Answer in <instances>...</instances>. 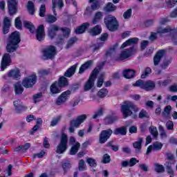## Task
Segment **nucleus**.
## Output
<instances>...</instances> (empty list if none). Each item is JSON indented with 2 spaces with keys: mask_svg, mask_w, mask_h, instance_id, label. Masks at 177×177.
Here are the masks:
<instances>
[{
  "mask_svg": "<svg viewBox=\"0 0 177 177\" xmlns=\"http://www.w3.org/2000/svg\"><path fill=\"white\" fill-rule=\"evenodd\" d=\"M21 41V36L19 32L17 30L12 32L8 39V44H7V51L8 53H13L19 47V43Z\"/></svg>",
  "mask_w": 177,
  "mask_h": 177,
  "instance_id": "1",
  "label": "nucleus"
},
{
  "mask_svg": "<svg viewBox=\"0 0 177 177\" xmlns=\"http://www.w3.org/2000/svg\"><path fill=\"white\" fill-rule=\"evenodd\" d=\"M121 111L124 117L132 115L134 118H136L138 115L137 114H133V111H134V113H137L139 111V107L134 105L133 102H131V101H124V104L121 106Z\"/></svg>",
  "mask_w": 177,
  "mask_h": 177,
  "instance_id": "2",
  "label": "nucleus"
},
{
  "mask_svg": "<svg viewBox=\"0 0 177 177\" xmlns=\"http://www.w3.org/2000/svg\"><path fill=\"white\" fill-rule=\"evenodd\" d=\"M68 82L66 77L62 76V77H59L58 82H55V83H53L50 86V91L51 94H59L62 91V88L68 86Z\"/></svg>",
  "mask_w": 177,
  "mask_h": 177,
  "instance_id": "3",
  "label": "nucleus"
},
{
  "mask_svg": "<svg viewBox=\"0 0 177 177\" xmlns=\"http://www.w3.org/2000/svg\"><path fill=\"white\" fill-rule=\"evenodd\" d=\"M104 22L108 29L111 31L116 30L119 26L117 18L114 17V15H107L106 18H104Z\"/></svg>",
  "mask_w": 177,
  "mask_h": 177,
  "instance_id": "4",
  "label": "nucleus"
},
{
  "mask_svg": "<svg viewBox=\"0 0 177 177\" xmlns=\"http://www.w3.org/2000/svg\"><path fill=\"white\" fill-rule=\"evenodd\" d=\"M134 87H140L143 90H146V91H150L151 90H153L156 87V83L154 82H151L149 80L148 82H144L143 80H137L134 84H133Z\"/></svg>",
  "mask_w": 177,
  "mask_h": 177,
  "instance_id": "5",
  "label": "nucleus"
},
{
  "mask_svg": "<svg viewBox=\"0 0 177 177\" xmlns=\"http://www.w3.org/2000/svg\"><path fill=\"white\" fill-rule=\"evenodd\" d=\"M68 149V136L66 133H62L60 139V142L57 146L56 152L59 154H63Z\"/></svg>",
  "mask_w": 177,
  "mask_h": 177,
  "instance_id": "6",
  "label": "nucleus"
},
{
  "mask_svg": "<svg viewBox=\"0 0 177 177\" xmlns=\"http://www.w3.org/2000/svg\"><path fill=\"white\" fill-rule=\"evenodd\" d=\"M37 82V76L36 73H32V75H29L27 77H25L22 81V86L25 87V88H31L36 84Z\"/></svg>",
  "mask_w": 177,
  "mask_h": 177,
  "instance_id": "7",
  "label": "nucleus"
},
{
  "mask_svg": "<svg viewBox=\"0 0 177 177\" xmlns=\"http://www.w3.org/2000/svg\"><path fill=\"white\" fill-rule=\"evenodd\" d=\"M85 120H86V114H82V115H79L75 120H72L70 122L69 131L74 133L75 128H79Z\"/></svg>",
  "mask_w": 177,
  "mask_h": 177,
  "instance_id": "8",
  "label": "nucleus"
},
{
  "mask_svg": "<svg viewBox=\"0 0 177 177\" xmlns=\"http://www.w3.org/2000/svg\"><path fill=\"white\" fill-rule=\"evenodd\" d=\"M42 53L45 59H52L57 54L56 47L55 46H48L44 48Z\"/></svg>",
  "mask_w": 177,
  "mask_h": 177,
  "instance_id": "9",
  "label": "nucleus"
},
{
  "mask_svg": "<svg viewBox=\"0 0 177 177\" xmlns=\"http://www.w3.org/2000/svg\"><path fill=\"white\" fill-rule=\"evenodd\" d=\"M99 72V69H94L93 71V73H91L88 82L84 85V91H88L89 90H91L93 88L94 84H95V80L96 79V76Z\"/></svg>",
  "mask_w": 177,
  "mask_h": 177,
  "instance_id": "10",
  "label": "nucleus"
},
{
  "mask_svg": "<svg viewBox=\"0 0 177 177\" xmlns=\"http://www.w3.org/2000/svg\"><path fill=\"white\" fill-rule=\"evenodd\" d=\"M134 48L130 47V48H127L121 51L120 56L116 58V61H122L123 59H127L129 58L132 54H133Z\"/></svg>",
  "mask_w": 177,
  "mask_h": 177,
  "instance_id": "11",
  "label": "nucleus"
},
{
  "mask_svg": "<svg viewBox=\"0 0 177 177\" xmlns=\"http://www.w3.org/2000/svg\"><path fill=\"white\" fill-rule=\"evenodd\" d=\"M69 143L70 145H73L70 150V154L71 156H74L76 154V153H77L81 145L79 142H76V139L73 136H71L69 139Z\"/></svg>",
  "mask_w": 177,
  "mask_h": 177,
  "instance_id": "12",
  "label": "nucleus"
},
{
  "mask_svg": "<svg viewBox=\"0 0 177 177\" xmlns=\"http://www.w3.org/2000/svg\"><path fill=\"white\" fill-rule=\"evenodd\" d=\"M171 30V28L170 26H167V28H163L162 26H160L158 28L156 32H152L149 36L150 40H156L157 39L158 33H167Z\"/></svg>",
  "mask_w": 177,
  "mask_h": 177,
  "instance_id": "13",
  "label": "nucleus"
},
{
  "mask_svg": "<svg viewBox=\"0 0 177 177\" xmlns=\"http://www.w3.org/2000/svg\"><path fill=\"white\" fill-rule=\"evenodd\" d=\"M112 133L113 129H111L102 131L100 135V143H105L107 142Z\"/></svg>",
  "mask_w": 177,
  "mask_h": 177,
  "instance_id": "14",
  "label": "nucleus"
},
{
  "mask_svg": "<svg viewBox=\"0 0 177 177\" xmlns=\"http://www.w3.org/2000/svg\"><path fill=\"white\" fill-rule=\"evenodd\" d=\"M21 76V74L19 69L16 68L15 69H11L9 71V72L7 73V75L4 76V79H8V77H10V79L19 80L20 79Z\"/></svg>",
  "mask_w": 177,
  "mask_h": 177,
  "instance_id": "15",
  "label": "nucleus"
},
{
  "mask_svg": "<svg viewBox=\"0 0 177 177\" xmlns=\"http://www.w3.org/2000/svg\"><path fill=\"white\" fill-rule=\"evenodd\" d=\"M12 59L10 54H4L1 61V71H5V69H6V68L10 65Z\"/></svg>",
  "mask_w": 177,
  "mask_h": 177,
  "instance_id": "16",
  "label": "nucleus"
},
{
  "mask_svg": "<svg viewBox=\"0 0 177 177\" xmlns=\"http://www.w3.org/2000/svg\"><path fill=\"white\" fill-rule=\"evenodd\" d=\"M71 94V91H64L58 97L57 99L56 103L59 106V104H63V103H65L68 99H69L70 95Z\"/></svg>",
  "mask_w": 177,
  "mask_h": 177,
  "instance_id": "17",
  "label": "nucleus"
},
{
  "mask_svg": "<svg viewBox=\"0 0 177 177\" xmlns=\"http://www.w3.org/2000/svg\"><path fill=\"white\" fill-rule=\"evenodd\" d=\"M162 146L163 145L162 143H161V142H154L153 145H151L147 148V154H149L152 151V150H153L154 151L161 150V149H162Z\"/></svg>",
  "mask_w": 177,
  "mask_h": 177,
  "instance_id": "18",
  "label": "nucleus"
},
{
  "mask_svg": "<svg viewBox=\"0 0 177 177\" xmlns=\"http://www.w3.org/2000/svg\"><path fill=\"white\" fill-rule=\"evenodd\" d=\"M61 30L62 31L63 35L58 36L57 37L58 43H62L63 40L68 37L71 33V29L69 28H61Z\"/></svg>",
  "mask_w": 177,
  "mask_h": 177,
  "instance_id": "19",
  "label": "nucleus"
},
{
  "mask_svg": "<svg viewBox=\"0 0 177 177\" xmlns=\"http://www.w3.org/2000/svg\"><path fill=\"white\" fill-rule=\"evenodd\" d=\"M17 0H8V6L10 14H15L17 12Z\"/></svg>",
  "mask_w": 177,
  "mask_h": 177,
  "instance_id": "20",
  "label": "nucleus"
},
{
  "mask_svg": "<svg viewBox=\"0 0 177 177\" xmlns=\"http://www.w3.org/2000/svg\"><path fill=\"white\" fill-rule=\"evenodd\" d=\"M36 37L37 40H44L45 37L44 26V25H39L36 30Z\"/></svg>",
  "mask_w": 177,
  "mask_h": 177,
  "instance_id": "21",
  "label": "nucleus"
},
{
  "mask_svg": "<svg viewBox=\"0 0 177 177\" xmlns=\"http://www.w3.org/2000/svg\"><path fill=\"white\" fill-rule=\"evenodd\" d=\"M53 12H54L55 15H57L56 12V8H62L64 6L63 0H53Z\"/></svg>",
  "mask_w": 177,
  "mask_h": 177,
  "instance_id": "22",
  "label": "nucleus"
},
{
  "mask_svg": "<svg viewBox=\"0 0 177 177\" xmlns=\"http://www.w3.org/2000/svg\"><path fill=\"white\" fill-rule=\"evenodd\" d=\"M59 29H60V28L59 26H57V25H50V26H49V28L48 29V36L51 39H53V37H55V36H56V33H57V30H59Z\"/></svg>",
  "mask_w": 177,
  "mask_h": 177,
  "instance_id": "23",
  "label": "nucleus"
},
{
  "mask_svg": "<svg viewBox=\"0 0 177 177\" xmlns=\"http://www.w3.org/2000/svg\"><path fill=\"white\" fill-rule=\"evenodd\" d=\"M10 25H11L10 18H8V17H5L3 19V32L4 34L8 33L9 29L10 28Z\"/></svg>",
  "mask_w": 177,
  "mask_h": 177,
  "instance_id": "24",
  "label": "nucleus"
},
{
  "mask_svg": "<svg viewBox=\"0 0 177 177\" xmlns=\"http://www.w3.org/2000/svg\"><path fill=\"white\" fill-rule=\"evenodd\" d=\"M165 54V50H160L159 51H158L157 54L155 55L153 58L154 65L156 66V65H158V64H160V61H161V58L164 57Z\"/></svg>",
  "mask_w": 177,
  "mask_h": 177,
  "instance_id": "25",
  "label": "nucleus"
},
{
  "mask_svg": "<svg viewBox=\"0 0 177 177\" xmlns=\"http://www.w3.org/2000/svg\"><path fill=\"white\" fill-rule=\"evenodd\" d=\"M136 71L133 69H125L122 72L124 77L126 79H132L135 76Z\"/></svg>",
  "mask_w": 177,
  "mask_h": 177,
  "instance_id": "26",
  "label": "nucleus"
},
{
  "mask_svg": "<svg viewBox=\"0 0 177 177\" xmlns=\"http://www.w3.org/2000/svg\"><path fill=\"white\" fill-rule=\"evenodd\" d=\"M138 37H131V39H129V40H127L123 43L121 46V48H124L127 46H131L132 44H136L138 43Z\"/></svg>",
  "mask_w": 177,
  "mask_h": 177,
  "instance_id": "27",
  "label": "nucleus"
},
{
  "mask_svg": "<svg viewBox=\"0 0 177 177\" xmlns=\"http://www.w3.org/2000/svg\"><path fill=\"white\" fill-rule=\"evenodd\" d=\"M118 120V117L115 114H109L105 117L104 122L106 124H113L115 121Z\"/></svg>",
  "mask_w": 177,
  "mask_h": 177,
  "instance_id": "28",
  "label": "nucleus"
},
{
  "mask_svg": "<svg viewBox=\"0 0 177 177\" xmlns=\"http://www.w3.org/2000/svg\"><path fill=\"white\" fill-rule=\"evenodd\" d=\"M90 26V24L88 22H85L84 24H82L80 26H78L76 28L75 32L77 34L83 33L85 32L86 28H88Z\"/></svg>",
  "mask_w": 177,
  "mask_h": 177,
  "instance_id": "29",
  "label": "nucleus"
},
{
  "mask_svg": "<svg viewBox=\"0 0 177 177\" xmlns=\"http://www.w3.org/2000/svg\"><path fill=\"white\" fill-rule=\"evenodd\" d=\"M15 110L17 113H20V111L23 109V104L21 101V100H15L13 102Z\"/></svg>",
  "mask_w": 177,
  "mask_h": 177,
  "instance_id": "30",
  "label": "nucleus"
},
{
  "mask_svg": "<svg viewBox=\"0 0 177 177\" xmlns=\"http://www.w3.org/2000/svg\"><path fill=\"white\" fill-rule=\"evenodd\" d=\"M143 142V138H139L138 140H137V142H134V143H133V146L134 147V149H136V151L137 153H139L142 149V143Z\"/></svg>",
  "mask_w": 177,
  "mask_h": 177,
  "instance_id": "31",
  "label": "nucleus"
},
{
  "mask_svg": "<svg viewBox=\"0 0 177 177\" xmlns=\"http://www.w3.org/2000/svg\"><path fill=\"white\" fill-rule=\"evenodd\" d=\"M165 167L166 168L167 174H169L170 175V177H174L176 174H175L174 171H173V169H172L171 162H167L165 164Z\"/></svg>",
  "mask_w": 177,
  "mask_h": 177,
  "instance_id": "32",
  "label": "nucleus"
},
{
  "mask_svg": "<svg viewBox=\"0 0 177 177\" xmlns=\"http://www.w3.org/2000/svg\"><path fill=\"white\" fill-rule=\"evenodd\" d=\"M93 60L87 61L85 64H83L80 68L79 69V73H83L84 71H86L88 68H90L93 65Z\"/></svg>",
  "mask_w": 177,
  "mask_h": 177,
  "instance_id": "33",
  "label": "nucleus"
},
{
  "mask_svg": "<svg viewBox=\"0 0 177 177\" xmlns=\"http://www.w3.org/2000/svg\"><path fill=\"white\" fill-rule=\"evenodd\" d=\"M14 88L15 94L20 95L24 93V88L20 82H17V83H15V84H14Z\"/></svg>",
  "mask_w": 177,
  "mask_h": 177,
  "instance_id": "34",
  "label": "nucleus"
},
{
  "mask_svg": "<svg viewBox=\"0 0 177 177\" xmlns=\"http://www.w3.org/2000/svg\"><path fill=\"white\" fill-rule=\"evenodd\" d=\"M76 69H77V65H73V66H71V68H69V69H68L65 72L64 76L66 77H71V76H73V75L75 74Z\"/></svg>",
  "mask_w": 177,
  "mask_h": 177,
  "instance_id": "35",
  "label": "nucleus"
},
{
  "mask_svg": "<svg viewBox=\"0 0 177 177\" xmlns=\"http://www.w3.org/2000/svg\"><path fill=\"white\" fill-rule=\"evenodd\" d=\"M127 131L126 127H120L114 129L113 133H115V135H126Z\"/></svg>",
  "mask_w": 177,
  "mask_h": 177,
  "instance_id": "36",
  "label": "nucleus"
},
{
  "mask_svg": "<svg viewBox=\"0 0 177 177\" xmlns=\"http://www.w3.org/2000/svg\"><path fill=\"white\" fill-rule=\"evenodd\" d=\"M102 32V28L100 25H96L94 26V28H92L90 30V34L93 36H95L96 35H99Z\"/></svg>",
  "mask_w": 177,
  "mask_h": 177,
  "instance_id": "37",
  "label": "nucleus"
},
{
  "mask_svg": "<svg viewBox=\"0 0 177 177\" xmlns=\"http://www.w3.org/2000/svg\"><path fill=\"white\" fill-rule=\"evenodd\" d=\"M51 73V69H39L37 71V74L39 75V77H43L44 76H48Z\"/></svg>",
  "mask_w": 177,
  "mask_h": 177,
  "instance_id": "38",
  "label": "nucleus"
},
{
  "mask_svg": "<svg viewBox=\"0 0 177 177\" xmlns=\"http://www.w3.org/2000/svg\"><path fill=\"white\" fill-rule=\"evenodd\" d=\"M102 12L101 11H97V12L95 13L94 18L93 19L92 23L94 24H97L100 21V19H102Z\"/></svg>",
  "mask_w": 177,
  "mask_h": 177,
  "instance_id": "39",
  "label": "nucleus"
},
{
  "mask_svg": "<svg viewBox=\"0 0 177 177\" xmlns=\"http://www.w3.org/2000/svg\"><path fill=\"white\" fill-rule=\"evenodd\" d=\"M31 145L30 143H25L24 146H18V147H16L15 150L16 151H23L25 152L30 147Z\"/></svg>",
  "mask_w": 177,
  "mask_h": 177,
  "instance_id": "40",
  "label": "nucleus"
},
{
  "mask_svg": "<svg viewBox=\"0 0 177 177\" xmlns=\"http://www.w3.org/2000/svg\"><path fill=\"white\" fill-rule=\"evenodd\" d=\"M24 26H26V28L29 29L31 33H33L35 32V28L34 25H32V22H30L29 21H24Z\"/></svg>",
  "mask_w": 177,
  "mask_h": 177,
  "instance_id": "41",
  "label": "nucleus"
},
{
  "mask_svg": "<svg viewBox=\"0 0 177 177\" xmlns=\"http://www.w3.org/2000/svg\"><path fill=\"white\" fill-rule=\"evenodd\" d=\"M27 8H28L30 14H31V15L34 14V12L35 11V7L34 3H32V1H31V0H29V1H28Z\"/></svg>",
  "mask_w": 177,
  "mask_h": 177,
  "instance_id": "42",
  "label": "nucleus"
},
{
  "mask_svg": "<svg viewBox=\"0 0 177 177\" xmlns=\"http://www.w3.org/2000/svg\"><path fill=\"white\" fill-rule=\"evenodd\" d=\"M107 94H109L107 88H102V90L98 91L97 95L100 97H105L107 96Z\"/></svg>",
  "mask_w": 177,
  "mask_h": 177,
  "instance_id": "43",
  "label": "nucleus"
},
{
  "mask_svg": "<svg viewBox=\"0 0 177 177\" xmlns=\"http://www.w3.org/2000/svg\"><path fill=\"white\" fill-rule=\"evenodd\" d=\"M171 109L172 107L171 106V105H167V106H165L164 109V111L162 112L163 115H165V117H169L170 115Z\"/></svg>",
  "mask_w": 177,
  "mask_h": 177,
  "instance_id": "44",
  "label": "nucleus"
},
{
  "mask_svg": "<svg viewBox=\"0 0 177 177\" xmlns=\"http://www.w3.org/2000/svg\"><path fill=\"white\" fill-rule=\"evenodd\" d=\"M86 162L91 167H97V161L94 158H92L91 157L88 158L86 159Z\"/></svg>",
  "mask_w": 177,
  "mask_h": 177,
  "instance_id": "45",
  "label": "nucleus"
},
{
  "mask_svg": "<svg viewBox=\"0 0 177 177\" xmlns=\"http://www.w3.org/2000/svg\"><path fill=\"white\" fill-rule=\"evenodd\" d=\"M116 8V6H115V4H113V3H108V4H106V6H105V10L106 11H115Z\"/></svg>",
  "mask_w": 177,
  "mask_h": 177,
  "instance_id": "46",
  "label": "nucleus"
},
{
  "mask_svg": "<svg viewBox=\"0 0 177 177\" xmlns=\"http://www.w3.org/2000/svg\"><path fill=\"white\" fill-rule=\"evenodd\" d=\"M171 79H167L166 80H164L163 82L162 80H159L157 82V84L160 86H166L171 83Z\"/></svg>",
  "mask_w": 177,
  "mask_h": 177,
  "instance_id": "47",
  "label": "nucleus"
},
{
  "mask_svg": "<svg viewBox=\"0 0 177 177\" xmlns=\"http://www.w3.org/2000/svg\"><path fill=\"white\" fill-rule=\"evenodd\" d=\"M104 82V73H102L98 77L97 84V87H102Z\"/></svg>",
  "mask_w": 177,
  "mask_h": 177,
  "instance_id": "48",
  "label": "nucleus"
},
{
  "mask_svg": "<svg viewBox=\"0 0 177 177\" xmlns=\"http://www.w3.org/2000/svg\"><path fill=\"white\" fill-rule=\"evenodd\" d=\"M104 111V109L101 107L97 111H95V113H94L93 115V118H98V117H100V115H102Z\"/></svg>",
  "mask_w": 177,
  "mask_h": 177,
  "instance_id": "49",
  "label": "nucleus"
},
{
  "mask_svg": "<svg viewBox=\"0 0 177 177\" xmlns=\"http://www.w3.org/2000/svg\"><path fill=\"white\" fill-rule=\"evenodd\" d=\"M43 123L42 118H37L36 120V125H35L32 129V131H37L39 128V124H41Z\"/></svg>",
  "mask_w": 177,
  "mask_h": 177,
  "instance_id": "50",
  "label": "nucleus"
},
{
  "mask_svg": "<svg viewBox=\"0 0 177 177\" xmlns=\"http://www.w3.org/2000/svg\"><path fill=\"white\" fill-rule=\"evenodd\" d=\"M86 169V165L84 160H80L79 161V171H85Z\"/></svg>",
  "mask_w": 177,
  "mask_h": 177,
  "instance_id": "51",
  "label": "nucleus"
},
{
  "mask_svg": "<svg viewBox=\"0 0 177 177\" xmlns=\"http://www.w3.org/2000/svg\"><path fill=\"white\" fill-rule=\"evenodd\" d=\"M90 2H93L91 6L92 10H97L100 8L99 0H90Z\"/></svg>",
  "mask_w": 177,
  "mask_h": 177,
  "instance_id": "52",
  "label": "nucleus"
},
{
  "mask_svg": "<svg viewBox=\"0 0 177 177\" xmlns=\"http://www.w3.org/2000/svg\"><path fill=\"white\" fill-rule=\"evenodd\" d=\"M46 19L47 22L53 23V22H55V21L57 20V18L55 15H47Z\"/></svg>",
  "mask_w": 177,
  "mask_h": 177,
  "instance_id": "53",
  "label": "nucleus"
},
{
  "mask_svg": "<svg viewBox=\"0 0 177 177\" xmlns=\"http://www.w3.org/2000/svg\"><path fill=\"white\" fill-rule=\"evenodd\" d=\"M150 133L156 138L158 136V131L157 130L156 127H150L149 128Z\"/></svg>",
  "mask_w": 177,
  "mask_h": 177,
  "instance_id": "54",
  "label": "nucleus"
},
{
  "mask_svg": "<svg viewBox=\"0 0 177 177\" xmlns=\"http://www.w3.org/2000/svg\"><path fill=\"white\" fill-rule=\"evenodd\" d=\"M42 97V93H38L37 94H35L33 95V102H35V103H37V102H40Z\"/></svg>",
  "mask_w": 177,
  "mask_h": 177,
  "instance_id": "55",
  "label": "nucleus"
},
{
  "mask_svg": "<svg viewBox=\"0 0 177 177\" xmlns=\"http://www.w3.org/2000/svg\"><path fill=\"white\" fill-rule=\"evenodd\" d=\"M61 118H62L61 115H57V117H55L54 118H53L50 123L52 127H55V125H57V124H58V122L60 121Z\"/></svg>",
  "mask_w": 177,
  "mask_h": 177,
  "instance_id": "56",
  "label": "nucleus"
},
{
  "mask_svg": "<svg viewBox=\"0 0 177 177\" xmlns=\"http://www.w3.org/2000/svg\"><path fill=\"white\" fill-rule=\"evenodd\" d=\"M155 167V170L156 171V172H164L165 171V168L163 167V165H161L160 164H155L154 165Z\"/></svg>",
  "mask_w": 177,
  "mask_h": 177,
  "instance_id": "57",
  "label": "nucleus"
},
{
  "mask_svg": "<svg viewBox=\"0 0 177 177\" xmlns=\"http://www.w3.org/2000/svg\"><path fill=\"white\" fill-rule=\"evenodd\" d=\"M166 3L168 8H174L177 3V0H166Z\"/></svg>",
  "mask_w": 177,
  "mask_h": 177,
  "instance_id": "58",
  "label": "nucleus"
},
{
  "mask_svg": "<svg viewBox=\"0 0 177 177\" xmlns=\"http://www.w3.org/2000/svg\"><path fill=\"white\" fill-rule=\"evenodd\" d=\"M150 73H151V68H146V69L145 70V72L142 73L141 76L142 79H145V77H147V76H149Z\"/></svg>",
  "mask_w": 177,
  "mask_h": 177,
  "instance_id": "59",
  "label": "nucleus"
},
{
  "mask_svg": "<svg viewBox=\"0 0 177 177\" xmlns=\"http://www.w3.org/2000/svg\"><path fill=\"white\" fill-rule=\"evenodd\" d=\"M111 158L110 157V156H109V154H104L103 156V158L102 160V162H103L104 164H109V162H110Z\"/></svg>",
  "mask_w": 177,
  "mask_h": 177,
  "instance_id": "60",
  "label": "nucleus"
},
{
  "mask_svg": "<svg viewBox=\"0 0 177 177\" xmlns=\"http://www.w3.org/2000/svg\"><path fill=\"white\" fill-rule=\"evenodd\" d=\"M159 132L160 133L161 138H167V135L165 132L164 127H162V125L159 126Z\"/></svg>",
  "mask_w": 177,
  "mask_h": 177,
  "instance_id": "61",
  "label": "nucleus"
},
{
  "mask_svg": "<svg viewBox=\"0 0 177 177\" xmlns=\"http://www.w3.org/2000/svg\"><path fill=\"white\" fill-rule=\"evenodd\" d=\"M131 15H132V10H131V8H129L128 10L124 11V12L123 14V17L125 19L130 18V17H131Z\"/></svg>",
  "mask_w": 177,
  "mask_h": 177,
  "instance_id": "62",
  "label": "nucleus"
},
{
  "mask_svg": "<svg viewBox=\"0 0 177 177\" xmlns=\"http://www.w3.org/2000/svg\"><path fill=\"white\" fill-rule=\"evenodd\" d=\"M15 26L17 28V29H21L22 27V23L19 17H17V18L15 19Z\"/></svg>",
  "mask_w": 177,
  "mask_h": 177,
  "instance_id": "63",
  "label": "nucleus"
},
{
  "mask_svg": "<svg viewBox=\"0 0 177 177\" xmlns=\"http://www.w3.org/2000/svg\"><path fill=\"white\" fill-rule=\"evenodd\" d=\"M46 12V6L45 4H41L39 8V15L40 17H44Z\"/></svg>",
  "mask_w": 177,
  "mask_h": 177,
  "instance_id": "64",
  "label": "nucleus"
}]
</instances>
